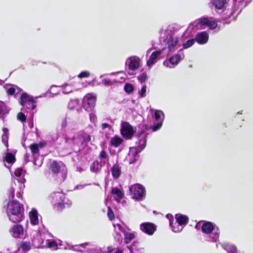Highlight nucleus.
I'll use <instances>...</instances> for the list:
<instances>
[{
  "instance_id": "obj_1",
  "label": "nucleus",
  "mask_w": 253,
  "mask_h": 253,
  "mask_svg": "<svg viewBox=\"0 0 253 253\" xmlns=\"http://www.w3.org/2000/svg\"><path fill=\"white\" fill-rule=\"evenodd\" d=\"M7 214L9 219L13 223H18L24 218L23 205L16 200L9 202L7 204Z\"/></svg>"
},
{
  "instance_id": "obj_2",
  "label": "nucleus",
  "mask_w": 253,
  "mask_h": 253,
  "mask_svg": "<svg viewBox=\"0 0 253 253\" xmlns=\"http://www.w3.org/2000/svg\"><path fill=\"white\" fill-rule=\"evenodd\" d=\"M71 141L74 147L78 146L80 143L81 146L84 148L91 141V136L85 131L82 130L78 133L77 136L72 137Z\"/></svg>"
},
{
  "instance_id": "obj_3",
  "label": "nucleus",
  "mask_w": 253,
  "mask_h": 253,
  "mask_svg": "<svg viewBox=\"0 0 253 253\" xmlns=\"http://www.w3.org/2000/svg\"><path fill=\"white\" fill-rule=\"evenodd\" d=\"M203 225H202L201 230L202 231L206 234H210L211 233L214 235V238L216 240L219 237L220 231L218 227H217L213 223L203 220Z\"/></svg>"
},
{
  "instance_id": "obj_4",
  "label": "nucleus",
  "mask_w": 253,
  "mask_h": 253,
  "mask_svg": "<svg viewBox=\"0 0 253 253\" xmlns=\"http://www.w3.org/2000/svg\"><path fill=\"white\" fill-rule=\"evenodd\" d=\"M136 131V127H133L128 122H123L121 123L120 132L123 137L126 139H131Z\"/></svg>"
},
{
  "instance_id": "obj_5",
  "label": "nucleus",
  "mask_w": 253,
  "mask_h": 253,
  "mask_svg": "<svg viewBox=\"0 0 253 253\" xmlns=\"http://www.w3.org/2000/svg\"><path fill=\"white\" fill-rule=\"evenodd\" d=\"M20 103L25 110H34L36 107V101L33 97L26 93H23L21 94Z\"/></svg>"
},
{
  "instance_id": "obj_6",
  "label": "nucleus",
  "mask_w": 253,
  "mask_h": 253,
  "mask_svg": "<svg viewBox=\"0 0 253 253\" xmlns=\"http://www.w3.org/2000/svg\"><path fill=\"white\" fill-rule=\"evenodd\" d=\"M129 190L132 198L137 200H140L143 199L145 190L144 187L140 184H135L130 186Z\"/></svg>"
},
{
  "instance_id": "obj_7",
  "label": "nucleus",
  "mask_w": 253,
  "mask_h": 253,
  "mask_svg": "<svg viewBox=\"0 0 253 253\" xmlns=\"http://www.w3.org/2000/svg\"><path fill=\"white\" fill-rule=\"evenodd\" d=\"M140 230L148 235H152L157 229L156 226L153 223L143 222L140 225Z\"/></svg>"
},
{
  "instance_id": "obj_8",
  "label": "nucleus",
  "mask_w": 253,
  "mask_h": 253,
  "mask_svg": "<svg viewBox=\"0 0 253 253\" xmlns=\"http://www.w3.org/2000/svg\"><path fill=\"white\" fill-rule=\"evenodd\" d=\"M197 25L204 26H208L211 30L215 29L217 26V23L214 21H210L208 18L204 17L198 19L196 21Z\"/></svg>"
},
{
  "instance_id": "obj_9",
  "label": "nucleus",
  "mask_w": 253,
  "mask_h": 253,
  "mask_svg": "<svg viewBox=\"0 0 253 253\" xmlns=\"http://www.w3.org/2000/svg\"><path fill=\"white\" fill-rule=\"evenodd\" d=\"M139 137L140 138L138 144L137 146V151H136L134 152V154H133V155H137V151H142L145 147L146 144L147 140L146 138V135L144 134V131L142 130L141 131L140 134L139 135Z\"/></svg>"
},
{
  "instance_id": "obj_10",
  "label": "nucleus",
  "mask_w": 253,
  "mask_h": 253,
  "mask_svg": "<svg viewBox=\"0 0 253 253\" xmlns=\"http://www.w3.org/2000/svg\"><path fill=\"white\" fill-rule=\"evenodd\" d=\"M12 236L15 238H18L24 234L23 227L20 224L14 225L10 230Z\"/></svg>"
},
{
  "instance_id": "obj_11",
  "label": "nucleus",
  "mask_w": 253,
  "mask_h": 253,
  "mask_svg": "<svg viewBox=\"0 0 253 253\" xmlns=\"http://www.w3.org/2000/svg\"><path fill=\"white\" fill-rule=\"evenodd\" d=\"M84 101L88 108H92L95 106L96 96L93 93H88L84 97Z\"/></svg>"
},
{
  "instance_id": "obj_12",
  "label": "nucleus",
  "mask_w": 253,
  "mask_h": 253,
  "mask_svg": "<svg viewBox=\"0 0 253 253\" xmlns=\"http://www.w3.org/2000/svg\"><path fill=\"white\" fill-rule=\"evenodd\" d=\"M194 39L199 44H203L207 42L209 35L206 32H200L197 34Z\"/></svg>"
},
{
  "instance_id": "obj_13",
  "label": "nucleus",
  "mask_w": 253,
  "mask_h": 253,
  "mask_svg": "<svg viewBox=\"0 0 253 253\" xmlns=\"http://www.w3.org/2000/svg\"><path fill=\"white\" fill-rule=\"evenodd\" d=\"M162 54L161 50H157L153 52L150 55L149 59L147 61V65L151 66L155 63V60Z\"/></svg>"
},
{
  "instance_id": "obj_14",
  "label": "nucleus",
  "mask_w": 253,
  "mask_h": 253,
  "mask_svg": "<svg viewBox=\"0 0 253 253\" xmlns=\"http://www.w3.org/2000/svg\"><path fill=\"white\" fill-rule=\"evenodd\" d=\"M9 109L7 105L2 101H0V119L4 120L5 115L8 113Z\"/></svg>"
},
{
  "instance_id": "obj_15",
  "label": "nucleus",
  "mask_w": 253,
  "mask_h": 253,
  "mask_svg": "<svg viewBox=\"0 0 253 253\" xmlns=\"http://www.w3.org/2000/svg\"><path fill=\"white\" fill-rule=\"evenodd\" d=\"M30 221L32 224L36 225L39 223L38 212L36 209H32L30 214Z\"/></svg>"
},
{
  "instance_id": "obj_16",
  "label": "nucleus",
  "mask_w": 253,
  "mask_h": 253,
  "mask_svg": "<svg viewBox=\"0 0 253 253\" xmlns=\"http://www.w3.org/2000/svg\"><path fill=\"white\" fill-rule=\"evenodd\" d=\"M111 172L112 176L114 178L117 179L120 177L121 173V169L117 163L113 165L111 168Z\"/></svg>"
},
{
  "instance_id": "obj_17",
  "label": "nucleus",
  "mask_w": 253,
  "mask_h": 253,
  "mask_svg": "<svg viewBox=\"0 0 253 253\" xmlns=\"http://www.w3.org/2000/svg\"><path fill=\"white\" fill-rule=\"evenodd\" d=\"M124 140L119 136L116 135L113 137L110 140V144L116 147H118L123 142Z\"/></svg>"
},
{
  "instance_id": "obj_18",
  "label": "nucleus",
  "mask_w": 253,
  "mask_h": 253,
  "mask_svg": "<svg viewBox=\"0 0 253 253\" xmlns=\"http://www.w3.org/2000/svg\"><path fill=\"white\" fill-rule=\"evenodd\" d=\"M49 169L52 173L58 174L60 171L61 167L56 161H53L51 163Z\"/></svg>"
},
{
  "instance_id": "obj_19",
  "label": "nucleus",
  "mask_w": 253,
  "mask_h": 253,
  "mask_svg": "<svg viewBox=\"0 0 253 253\" xmlns=\"http://www.w3.org/2000/svg\"><path fill=\"white\" fill-rule=\"evenodd\" d=\"M175 217L178 225L180 226L186 224L189 220L188 217L185 215L181 214L178 215L176 214Z\"/></svg>"
},
{
  "instance_id": "obj_20",
  "label": "nucleus",
  "mask_w": 253,
  "mask_h": 253,
  "mask_svg": "<svg viewBox=\"0 0 253 253\" xmlns=\"http://www.w3.org/2000/svg\"><path fill=\"white\" fill-rule=\"evenodd\" d=\"M222 246L228 253H237L236 247L229 243H224Z\"/></svg>"
},
{
  "instance_id": "obj_21",
  "label": "nucleus",
  "mask_w": 253,
  "mask_h": 253,
  "mask_svg": "<svg viewBox=\"0 0 253 253\" xmlns=\"http://www.w3.org/2000/svg\"><path fill=\"white\" fill-rule=\"evenodd\" d=\"M139 65V59L138 58L131 59L130 60L128 68L129 69L134 71L138 69Z\"/></svg>"
},
{
  "instance_id": "obj_22",
  "label": "nucleus",
  "mask_w": 253,
  "mask_h": 253,
  "mask_svg": "<svg viewBox=\"0 0 253 253\" xmlns=\"http://www.w3.org/2000/svg\"><path fill=\"white\" fill-rule=\"evenodd\" d=\"M3 134L1 136V140L6 148L8 147V129L4 127L2 128Z\"/></svg>"
},
{
  "instance_id": "obj_23",
  "label": "nucleus",
  "mask_w": 253,
  "mask_h": 253,
  "mask_svg": "<svg viewBox=\"0 0 253 253\" xmlns=\"http://www.w3.org/2000/svg\"><path fill=\"white\" fill-rule=\"evenodd\" d=\"M3 161L10 164H13L16 162V158L11 153H7L3 158Z\"/></svg>"
},
{
  "instance_id": "obj_24",
  "label": "nucleus",
  "mask_w": 253,
  "mask_h": 253,
  "mask_svg": "<svg viewBox=\"0 0 253 253\" xmlns=\"http://www.w3.org/2000/svg\"><path fill=\"white\" fill-rule=\"evenodd\" d=\"M124 242L126 244L129 243L133 239L135 238V235L134 233L124 232Z\"/></svg>"
},
{
  "instance_id": "obj_25",
  "label": "nucleus",
  "mask_w": 253,
  "mask_h": 253,
  "mask_svg": "<svg viewBox=\"0 0 253 253\" xmlns=\"http://www.w3.org/2000/svg\"><path fill=\"white\" fill-rule=\"evenodd\" d=\"M212 4L215 6L216 9H222L226 3V0H212Z\"/></svg>"
},
{
  "instance_id": "obj_26",
  "label": "nucleus",
  "mask_w": 253,
  "mask_h": 253,
  "mask_svg": "<svg viewBox=\"0 0 253 253\" xmlns=\"http://www.w3.org/2000/svg\"><path fill=\"white\" fill-rule=\"evenodd\" d=\"M181 60V56L178 54H176L169 58V61L172 65H177Z\"/></svg>"
},
{
  "instance_id": "obj_27",
  "label": "nucleus",
  "mask_w": 253,
  "mask_h": 253,
  "mask_svg": "<svg viewBox=\"0 0 253 253\" xmlns=\"http://www.w3.org/2000/svg\"><path fill=\"white\" fill-rule=\"evenodd\" d=\"M155 120L156 121L163 122L165 118L164 113L161 110H156L154 113Z\"/></svg>"
},
{
  "instance_id": "obj_28",
  "label": "nucleus",
  "mask_w": 253,
  "mask_h": 253,
  "mask_svg": "<svg viewBox=\"0 0 253 253\" xmlns=\"http://www.w3.org/2000/svg\"><path fill=\"white\" fill-rule=\"evenodd\" d=\"M20 248L25 252H28L31 250V243L29 242L22 241L20 244Z\"/></svg>"
},
{
  "instance_id": "obj_29",
  "label": "nucleus",
  "mask_w": 253,
  "mask_h": 253,
  "mask_svg": "<svg viewBox=\"0 0 253 253\" xmlns=\"http://www.w3.org/2000/svg\"><path fill=\"white\" fill-rule=\"evenodd\" d=\"M111 193L113 194L116 195L119 199H122L124 197L123 193L118 187L112 188Z\"/></svg>"
},
{
  "instance_id": "obj_30",
  "label": "nucleus",
  "mask_w": 253,
  "mask_h": 253,
  "mask_svg": "<svg viewBox=\"0 0 253 253\" xmlns=\"http://www.w3.org/2000/svg\"><path fill=\"white\" fill-rule=\"evenodd\" d=\"M32 154L35 155L39 153V148L37 143H33L29 146Z\"/></svg>"
},
{
  "instance_id": "obj_31",
  "label": "nucleus",
  "mask_w": 253,
  "mask_h": 253,
  "mask_svg": "<svg viewBox=\"0 0 253 253\" xmlns=\"http://www.w3.org/2000/svg\"><path fill=\"white\" fill-rule=\"evenodd\" d=\"M134 90L133 85L129 83H126L124 86V90L127 94H131Z\"/></svg>"
},
{
  "instance_id": "obj_32",
  "label": "nucleus",
  "mask_w": 253,
  "mask_h": 253,
  "mask_svg": "<svg viewBox=\"0 0 253 253\" xmlns=\"http://www.w3.org/2000/svg\"><path fill=\"white\" fill-rule=\"evenodd\" d=\"M90 170L93 172H96L99 170V163L98 161L93 162L90 167Z\"/></svg>"
},
{
  "instance_id": "obj_33",
  "label": "nucleus",
  "mask_w": 253,
  "mask_h": 253,
  "mask_svg": "<svg viewBox=\"0 0 253 253\" xmlns=\"http://www.w3.org/2000/svg\"><path fill=\"white\" fill-rule=\"evenodd\" d=\"M65 207V203L63 201L59 202L54 205V209L57 211H62Z\"/></svg>"
},
{
  "instance_id": "obj_34",
  "label": "nucleus",
  "mask_w": 253,
  "mask_h": 253,
  "mask_svg": "<svg viewBox=\"0 0 253 253\" xmlns=\"http://www.w3.org/2000/svg\"><path fill=\"white\" fill-rule=\"evenodd\" d=\"M195 42V40L194 39L189 40L183 44V47L185 49L188 48L192 46Z\"/></svg>"
},
{
  "instance_id": "obj_35",
  "label": "nucleus",
  "mask_w": 253,
  "mask_h": 253,
  "mask_svg": "<svg viewBox=\"0 0 253 253\" xmlns=\"http://www.w3.org/2000/svg\"><path fill=\"white\" fill-rule=\"evenodd\" d=\"M17 118L18 120L22 123H24L26 122L27 116L24 113L19 112L17 114Z\"/></svg>"
},
{
  "instance_id": "obj_36",
  "label": "nucleus",
  "mask_w": 253,
  "mask_h": 253,
  "mask_svg": "<svg viewBox=\"0 0 253 253\" xmlns=\"http://www.w3.org/2000/svg\"><path fill=\"white\" fill-rule=\"evenodd\" d=\"M107 216L109 219L111 221L113 220L115 218L114 211L109 207H108Z\"/></svg>"
},
{
  "instance_id": "obj_37",
  "label": "nucleus",
  "mask_w": 253,
  "mask_h": 253,
  "mask_svg": "<svg viewBox=\"0 0 253 253\" xmlns=\"http://www.w3.org/2000/svg\"><path fill=\"white\" fill-rule=\"evenodd\" d=\"M139 82L141 83H144L147 80V75L146 73L143 72L137 78Z\"/></svg>"
},
{
  "instance_id": "obj_38",
  "label": "nucleus",
  "mask_w": 253,
  "mask_h": 253,
  "mask_svg": "<svg viewBox=\"0 0 253 253\" xmlns=\"http://www.w3.org/2000/svg\"><path fill=\"white\" fill-rule=\"evenodd\" d=\"M162 125H163V122L160 121V122H159L156 124L154 125V126H151L150 127V128L153 131H156L158 130V129H159L162 127Z\"/></svg>"
},
{
  "instance_id": "obj_39",
  "label": "nucleus",
  "mask_w": 253,
  "mask_h": 253,
  "mask_svg": "<svg viewBox=\"0 0 253 253\" xmlns=\"http://www.w3.org/2000/svg\"><path fill=\"white\" fill-rule=\"evenodd\" d=\"M177 41L176 40H171L169 42L168 48L169 50L173 49L176 45Z\"/></svg>"
},
{
  "instance_id": "obj_40",
  "label": "nucleus",
  "mask_w": 253,
  "mask_h": 253,
  "mask_svg": "<svg viewBox=\"0 0 253 253\" xmlns=\"http://www.w3.org/2000/svg\"><path fill=\"white\" fill-rule=\"evenodd\" d=\"M90 76V73L88 71H83L81 72L78 76V78L82 79L83 78H87Z\"/></svg>"
},
{
  "instance_id": "obj_41",
  "label": "nucleus",
  "mask_w": 253,
  "mask_h": 253,
  "mask_svg": "<svg viewBox=\"0 0 253 253\" xmlns=\"http://www.w3.org/2000/svg\"><path fill=\"white\" fill-rule=\"evenodd\" d=\"M146 86L144 85L139 91V95L140 97L143 98L146 96Z\"/></svg>"
},
{
  "instance_id": "obj_42",
  "label": "nucleus",
  "mask_w": 253,
  "mask_h": 253,
  "mask_svg": "<svg viewBox=\"0 0 253 253\" xmlns=\"http://www.w3.org/2000/svg\"><path fill=\"white\" fill-rule=\"evenodd\" d=\"M47 246L49 248H53L56 250L57 249L58 245L55 241H52L48 242Z\"/></svg>"
},
{
  "instance_id": "obj_43",
  "label": "nucleus",
  "mask_w": 253,
  "mask_h": 253,
  "mask_svg": "<svg viewBox=\"0 0 253 253\" xmlns=\"http://www.w3.org/2000/svg\"><path fill=\"white\" fill-rule=\"evenodd\" d=\"M23 169L22 168H17L14 171V174L16 177H20L22 175Z\"/></svg>"
},
{
  "instance_id": "obj_44",
  "label": "nucleus",
  "mask_w": 253,
  "mask_h": 253,
  "mask_svg": "<svg viewBox=\"0 0 253 253\" xmlns=\"http://www.w3.org/2000/svg\"><path fill=\"white\" fill-rule=\"evenodd\" d=\"M16 89L14 87H10L7 90V93L8 95H13L15 94Z\"/></svg>"
},
{
  "instance_id": "obj_45",
  "label": "nucleus",
  "mask_w": 253,
  "mask_h": 253,
  "mask_svg": "<svg viewBox=\"0 0 253 253\" xmlns=\"http://www.w3.org/2000/svg\"><path fill=\"white\" fill-rule=\"evenodd\" d=\"M107 157V154L106 151L104 150H102L100 154H99V158L100 159H106Z\"/></svg>"
},
{
  "instance_id": "obj_46",
  "label": "nucleus",
  "mask_w": 253,
  "mask_h": 253,
  "mask_svg": "<svg viewBox=\"0 0 253 253\" xmlns=\"http://www.w3.org/2000/svg\"><path fill=\"white\" fill-rule=\"evenodd\" d=\"M103 82L106 85H110L111 84V81L109 79H104L103 80Z\"/></svg>"
},
{
  "instance_id": "obj_47",
  "label": "nucleus",
  "mask_w": 253,
  "mask_h": 253,
  "mask_svg": "<svg viewBox=\"0 0 253 253\" xmlns=\"http://www.w3.org/2000/svg\"><path fill=\"white\" fill-rule=\"evenodd\" d=\"M39 240V238H38V237H34L33 240V243H32V244H33V246H35V247H37V248H39V247H40V244L36 245V244H35V242L36 240Z\"/></svg>"
},
{
  "instance_id": "obj_48",
  "label": "nucleus",
  "mask_w": 253,
  "mask_h": 253,
  "mask_svg": "<svg viewBox=\"0 0 253 253\" xmlns=\"http://www.w3.org/2000/svg\"><path fill=\"white\" fill-rule=\"evenodd\" d=\"M46 144V142L45 141H41L39 144H38L39 146V148H42L44 147Z\"/></svg>"
},
{
  "instance_id": "obj_49",
  "label": "nucleus",
  "mask_w": 253,
  "mask_h": 253,
  "mask_svg": "<svg viewBox=\"0 0 253 253\" xmlns=\"http://www.w3.org/2000/svg\"><path fill=\"white\" fill-rule=\"evenodd\" d=\"M117 226L118 227L119 229L124 234V232H126L124 228L120 224H117Z\"/></svg>"
},
{
  "instance_id": "obj_50",
  "label": "nucleus",
  "mask_w": 253,
  "mask_h": 253,
  "mask_svg": "<svg viewBox=\"0 0 253 253\" xmlns=\"http://www.w3.org/2000/svg\"><path fill=\"white\" fill-rule=\"evenodd\" d=\"M101 127L102 129L109 128L110 127V125L107 123H103L101 125Z\"/></svg>"
},
{
  "instance_id": "obj_51",
  "label": "nucleus",
  "mask_w": 253,
  "mask_h": 253,
  "mask_svg": "<svg viewBox=\"0 0 253 253\" xmlns=\"http://www.w3.org/2000/svg\"><path fill=\"white\" fill-rule=\"evenodd\" d=\"M114 248L112 246H108L107 247V253H112L114 251Z\"/></svg>"
},
{
  "instance_id": "obj_52",
  "label": "nucleus",
  "mask_w": 253,
  "mask_h": 253,
  "mask_svg": "<svg viewBox=\"0 0 253 253\" xmlns=\"http://www.w3.org/2000/svg\"><path fill=\"white\" fill-rule=\"evenodd\" d=\"M114 253H123V251L121 249H120V248H118L117 249H116V251L115 252H114Z\"/></svg>"
},
{
  "instance_id": "obj_53",
  "label": "nucleus",
  "mask_w": 253,
  "mask_h": 253,
  "mask_svg": "<svg viewBox=\"0 0 253 253\" xmlns=\"http://www.w3.org/2000/svg\"><path fill=\"white\" fill-rule=\"evenodd\" d=\"M203 222V220H201L200 221H199L197 224L196 225H195V228H196L197 229H199V225Z\"/></svg>"
},
{
  "instance_id": "obj_54",
  "label": "nucleus",
  "mask_w": 253,
  "mask_h": 253,
  "mask_svg": "<svg viewBox=\"0 0 253 253\" xmlns=\"http://www.w3.org/2000/svg\"><path fill=\"white\" fill-rule=\"evenodd\" d=\"M127 248L130 251V253H132V251L131 247H127Z\"/></svg>"
},
{
  "instance_id": "obj_55",
  "label": "nucleus",
  "mask_w": 253,
  "mask_h": 253,
  "mask_svg": "<svg viewBox=\"0 0 253 253\" xmlns=\"http://www.w3.org/2000/svg\"><path fill=\"white\" fill-rule=\"evenodd\" d=\"M79 151H80V149L79 148V149H78L77 152H79Z\"/></svg>"
},
{
  "instance_id": "obj_56",
  "label": "nucleus",
  "mask_w": 253,
  "mask_h": 253,
  "mask_svg": "<svg viewBox=\"0 0 253 253\" xmlns=\"http://www.w3.org/2000/svg\"><path fill=\"white\" fill-rule=\"evenodd\" d=\"M170 226H171V223L170 222Z\"/></svg>"
}]
</instances>
